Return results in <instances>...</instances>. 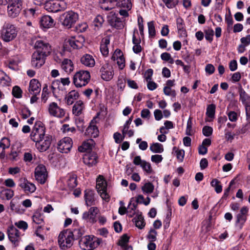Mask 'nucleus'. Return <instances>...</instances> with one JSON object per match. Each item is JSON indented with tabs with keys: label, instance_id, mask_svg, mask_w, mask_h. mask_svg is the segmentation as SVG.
Here are the masks:
<instances>
[{
	"label": "nucleus",
	"instance_id": "f257e3e1",
	"mask_svg": "<svg viewBox=\"0 0 250 250\" xmlns=\"http://www.w3.org/2000/svg\"><path fill=\"white\" fill-rule=\"evenodd\" d=\"M90 78L89 71L80 70L74 74L73 78V83L77 87L85 86L90 81Z\"/></svg>",
	"mask_w": 250,
	"mask_h": 250
},
{
	"label": "nucleus",
	"instance_id": "f03ea898",
	"mask_svg": "<svg viewBox=\"0 0 250 250\" xmlns=\"http://www.w3.org/2000/svg\"><path fill=\"white\" fill-rule=\"evenodd\" d=\"M71 230L67 229L62 231L58 236V243L61 249L70 248L73 244Z\"/></svg>",
	"mask_w": 250,
	"mask_h": 250
},
{
	"label": "nucleus",
	"instance_id": "7ed1b4c3",
	"mask_svg": "<svg viewBox=\"0 0 250 250\" xmlns=\"http://www.w3.org/2000/svg\"><path fill=\"white\" fill-rule=\"evenodd\" d=\"M18 30L16 27L10 23H5L2 29L1 38L5 42H10L16 38Z\"/></svg>",
	"mask_w": 250,
	"mask_h": 250
},
{
	"label": "nucleus",
	"instance_id": "20e7f679",
	"mask_svg": "<svg viewBox=\"0 0 250 250\" xmlns=\"http://www.w3.org/2000/svg\"><path fill=\"white\" fill-rule=\"evenodd\" d=\"M45 128L42 125L41 122H36L30 134L31 139L37 143L42 139L45 136Z\"/></svg>",
	"mask_w": 250,
	"mask_h": 250
},
{
	"label": "nucleus",
	"instance_id": "39448f33",
	"mask_svg": "<svg viewBox=\"0 0 250 250\" xmlns=\"http://www.w3.org/2000/svg\"><path fill=\"white\" fill-rule=\"evenodd\" d=\"M44 8L48 12L56 13L64 10L66 8V4L63 1L50 0L45 2Z\"/></svg>",
	"mask_w": 250,
	"mask_h": 250
},
{
	"label": "nucleus",
	"instance_id": "423d86ee",
	"mask_svg": "<svg viewBox=\"0 0 250 250\" xmlns=\"http://www.w3.org/2000/svg\"><path fill=\"white\" fill-rule=\"evenodd\" d=\"M96 188L101 197L105 201H108L109 195L106 192L107 183L104 177L99 175L96 180Z\"/></svg>",
	"mask_w": 250,
	"mask_h": 250
},
{
	"label": "nucleus",
	"instance_id": "0eeeda50",
	"mask_svg": "<svg viewBox=\"0 0 250 250\" xmlns=\"http://www.w3.org/2000/svg\"><path fill=\"white\" fill-rule=\"evenodd\" d=\"M102 240L93 236L86 235L79 241L80 244L86 248L95 249L100 244Z\"/></svg>",
	"mask_w": 250,
	"mask_h": 250
},
{
	"label": "nucleus",
	"instance_id": "6e6552de",
	"mask_svg": "<svg viewBox=\"0 0 250 250\" xmlns=\"http://www.w3.org/2000/svg\"><path fill=\"white\" fill-rule=\"evenodd\" d=\"M21 0H14L8 4L7 6L8 16L12 18H15L19 16L22 9Z\"/></svg>",
	"mask_w": 250,
	"mask_h": 250
},
{
	"label": "nucleus",
	"instance_id": "1a4fd4ad",
	"mask_svg": "<svg viewBox=\"0 0 250 250\" xmlns=\"http://www.w3.org/2000/svg\"><path fill=\"white\" fill-rule=\"evenodd\" d=\"M63 17L62 25L67 28H71L78 20V14L73 11H70L62 15Z\"/></svg>",
	"mask_w": 250,
	"mask_h": 250
},
{
	"label": "nucleus",
	"instance_id": "9d476101",
	"mask_svg": "<svg viewBox=\"0 0 250 250\" xmlns=\"http://www.w3.org/2000/svg\"><path fill=\"white\" fill-rule=\"evenodd\" d=\"M7 234L9 240L15 247L18 246L21 240L19 230L13 226H11L7 229Z\"/></svg>",
	"mask_w": 250,
	"mask_h": 250
},
{
	"label": "nucleus",
	"instance_id": "9b49d317",
	"mask_svg": "<svg viewBox=\"0 0 250 250\" xmlns=\"http://www.w3.org/2000/svg\"><path fill=\"white\" fill-rule=\"evenodd\" d=\"M35 52L48 56L51 53V46L49 44L42 40H37L35 43Z\"/></svg>",
	"mask_w": 250,
	"mask_h": 250
},
{
	"label": "nucleus",
	"instance_id": "f8f14e48",
	"mask_svg": "<svg viewBox=\"0 0 250 250\" xmlns=\"http://www.w3.org/2000/svg\"><path fill=\"white\" fill-rule=\"evenodd\" d=\"M48 110L49 114L53 117L62 118L65 115L64 110L59 107L55 102L49 104Z\"/></svg>",
	"mask_w": 250,
	"mask_h": 250
},
{
	"label": "nucleus",
	"instance_id": "ddd939ff",
	"mask_svg": "<svg viewBox=\"0 0 250 250\" xmlns=\"http://www.w3.org/2000/svg\"><path fill=\"white\" fill-rule=\"evenodd\" d=\"M73 142L69 137H64L58 144V149L62 153H68L72 147Z\"/></svg>",
	"mask_w": 250,
	"mask_h": 250
},
{
	"label": "nucleus",
	"instance_id": "4468645a",
	"mask_svg": "<svg viewBox=\"0 0 250 250\" xmlns=\"http://www.w3.org/2000/svg\"><path fill=\"white\" fill-rule=\"evenodd\" d=\"M36 179L41 184H44L47 177L46 169L42 165L37 167L35 170Z\"/></svg>",
	"mask_w": 250,
	"mask_h": 250
},
{
	"label": "nucleus",
	"instance_id": "2eb2a0df",
	"mask_svg": "<svg viewBox=\"0 0 250 250\" xmlns=\"http://www.w3.org/2000/svg\"><path fill=\"white\" fill-rule=\"evenodd\" d=\"M46 57L42 54L34 52L32 56V66L38 68L41 67L45 63Z\"/></svg>",
	"mask_w": 250,
	"mask_h": 250
},
{
	"label": "nucleus",
	"instance_id": "dca6fc26",
	"mask_svg": "<svg viewBox=\"0 0 250 250\" xmlns=\"http://www.w3.org/2000/svg\"><path fill=\"white\" fill-rule=\"evenodd\" d=\"M19 185L26 194L33 193L36 189L35 185L29 182L24 178H21L19 179Z\"/></svg>",
	"mask_w": 250,
	"mask_h": 250
},
{
	"label": "nucleus",
	"instance_id": "f3484780",
	"mask_svg": "<svg viewBox=\"0 0 250 250\" xmlns=\"http://www.w3.org/2000/svg\"><path fill=\"white\" fill-rule=\"evenodd\" d=\"M100 72L102 78L105 81H109L113 76V71L112 67L108 63L104 64L100 68Z\"/></svg>",
	"mask_w": 250,
	"mask_h": 250
},
{
	"label": "nucleus",
	"instance_id": "a211bd4d",
	"mask_svg": "<svg viewBox=\"0 0 250 250\" xmlns=\"http://www.w3.org/2000/svg\"><path fill=\"white\" fill-rule=\"evenodd\" d=\"M248 211L249 208L247 207L244 206L241 208L240 212L236 216V224H239L240 229L242 228L247 220Z\"/></svg>",
	"mask_w": 250,
	"mask_h": 250
},
{
	"label": "nucleus",
	"instance_id": "6ab92c4d",
	"mask_svg": "<svg viewBox=\"0 0 250 250\" xmlns=\"http://www.w3.org/2000/svg\"><path fill=\"white\" fill-rule=\"evenodd\" d=\"M51 141L52 136L46 135L42 139V141H40L36 143V146L40 151H45L50 147Z\"/></svg>",
	"mask_w": 250,
	"mask_h": 250
},
{
	"label": "nucleus",
	"instance_id": "aec40b11",
	"mask_svg": "<svg viewBox=\"0 0 250 250\" xmlns=\"http://www.w3.org/2000/svg\"><path fill=\"white\" fill-rule=\"evenodd\" d=\"M98 156L94 152L87 153L83 156V162L89 167H93L97 163Z\"/></svg>",
	"mask_w": 250,
	"mask_h": 250
},
{
	"label": "nucleus",
	"instance_id": "412c9836",
	"mask_svg": "<svg viewBox=\"0 0 250 250\" xmlns=\"http://www.w3.org/2000/svg\"><path fill=\"white\" fill-rule=\"evenodd\" d=\"M99 210L97 207H91L88 211L84 212L83 215V218L87 220L91 223L96 222V216L99 212Z\"/></svg>",
	"mask_w": 250,
	"mask_h": 250
},
{
	"label": "nucleus",
	"instance_id": "4be33fe9",
	"mask_svg": "<svg viewBox=\"0 0 250 250\" xmlns=\"http://www.w3.org/2000/svg\"><path fill=\"white\" fill-rule=\"evenodd\" d=\"M85 134L93 138H96L98 136L99 130L96 125L95 119H93L91 121L89 125L86 129Z\"/></svg>",
	"mask_w": 250,
	"mask_h": 250
},
{
	"label": "nucleus",
	"instance_id": "5701e85b",
	"mask_svg": "<svg viewBox=\"0 0 250 250\" xmlns=\"http://www.w3.org/2000/svg\"><path fill=\"white\" fill-rule=\"evenodd\" d=\"M84 198L87 206H92L96 204L94 191L87 189L84 191Z\"/></svg>",
	"mask_w": 250,
	"mask_h": 250
},
{
	"label": "nucleus",
	"instance_id": "b1692460",
	"mask_svg": "<svg viewBox=\"0 0 250 250\" xmlns=\"http://www.w3.org/2000/svg\"><path fill=\"white\" fill-rule=\"evenodd\" d=\"M41 85L36 79H32L30 81L29 86V92L30 94H39L41 91Z\"/></svg>",
	"mask_w": 250,
	"mask_h": 250
},
{
	"label": "nucleus",
	"instance_id": "393cba45",
	"mask_svg": "<svg viewBox=\"0 0 250 250\" xmlns=\"http://www.w3.org/2000/svg\"><path fill=\"white\" fill-rule=\"evenodd\" d=\"M81 63L87 67H92L95 64V61L92 55L89 54H84L81 58Z\"/></svg>",
	"mask_w": 250,
	"mask_h": 250
},
{
	"label": "nucleus",
	"instance_id": "a878e982",
	"mask_svg": "<svg viewBox=\"0 0 250 250\" xmlns=\"http://www.w3.org/2000/svg\"><path fill=\"white\" fill-rule=\"evenodd\" d=\"M41 25L45 28H50L54 25V20L51 17L45 15L41 18L40 20Z\"/></svg>",
	"mask_w": 250,
	"mask_h": 250
},
{
	"label": "nucleus",
	"instance_id": "bb28decb",
	"mask_svg": "<svg viewBox=\"0 0 250 250\" xmlns=\"http://www.w3.org/2000/svg\"><path fill=\"white\" fill-rule=\"evenodd\" d=\"M10 208L12 211L19 214H22L25 211V209L22 208L18 200L13 199L11 200L10 203Z\"/></svg>",
	"mask_w": 250,
	"mask_h": 250
},
{
	"label": "nucleus",
	"instance_id": "cd10ccee",
	"mask_svg": "<svg viewBox=\"0 0 250 250\" xmlns=\"http://www.w3.org/2000/svg\"><path fill=\"white\" fill-rule=\"evenodd\" d=\"M10 142L8 138L3 137L0 142V148L2 149L0 152V158L3 159L5 156V149L9 147Z\"/></svg>",
	"mask_w": 250,
	"mask_h": 250
},
{
	"label": "nucleus",
	"instance_id": "c85d7f7f",
	"mask_svg": "<svg viewBox=\"0 0 250 250\" xmlns=\"http://www.w3.org/2000/svg\"><path fill=\"white\" fill-rule=\"evenodd\" d=\"M94 144V141L92 139H88L83 142L82 145L78 147L80 152H83L92 149Z\"/></svg>",
	"mask_w": 250,
	"mask_h": 250
},
{
	"label": "nucleus",
	"instance_id": "c756f323",
	"mask_svg": "<svg viewBox=\"0 0 250 250\" xmlns=\"http://www.w3.org/2000/svg\"><path fill=\"white\" fill-rule=\"evenodd\" d=\"M84 107L83 103L82 101L79 100L77 101L73 106V114L76 116L80 115L82 113Z\"/></svg>",
	"mask_w": 250,
	"mask_h": 250
},
{
	"label": "nucleus",
	"instance_id": "7c9ffc66",
	"mask_svg": "<svg viewBox=\"0 0 250 250\" xmlns=\"http://www.w3.org/2000/svg\"><path fill=\"white\" fill-rule=\"evenodd\" d=\"M79 97L78 92L76 90H71L70 91L65 97L66 103L68 105H71L74 103V101L77 100Z\"/></svg>",
	"mask_w": 250,
	"mask_h": 250
},
{
	"label": "nucleus",
	"instance_id": "2f4dec72",
	"mask_svg": "<svg viewBox=\"0 0 250 250\" xmlns=\"http://www.w3.org/2000/svg\"><path fill=\"white\" fill-rule=\"evenodd\" d=\"M238 92L240 96V100L243 104H246L250 103V96L240 86L238 88Z\"/></svg>",
	"mask_w": 250,
	"mask_h": 250
},
{
	"label": "nucleus",
	"instance_id": "473e14b6",
	"mask_svg": "<svg viewBox=\"0 0 250 250\" xmlns=\"http://www.w3.org/2000/svg\"><path fill=\"white\" fill-rule=\"evenodd\" d=\"M62 67L66 72L70 73L73 70L74 65L70 60L65 59L62 62Z\"/></svg>",
	"mask_w": 250,
	"mask_h": 250
},
{
	"label": "nucleus",
	"instance_id": "72a5a7b5",
	"mask_svg": "<svg viewBox=\"0 0 250 250\" xmlns=\"http://www.w3.org/2000/svg\"><path fill=\"white\" fill-rule=\"evenodd\" d=\"M110 43V40L108 38L103 39L102 41L100 50L104 56H107L108 54V49L107 45Z\"/></svg>",
	"mask_w": 250,
	"mask_h": 250
},
{
	"label": "nucleus",
	"instance_id": "f704fd0d",
	"mask_svg": "<svg viewBox=\"0 0 250 250\" xmlns=\"http://www.w3.org/2000/svg\"><path fill=\"white\" fill-rule=\"evenodd\" d=\"M108 21L111 26L116 28H120L123 25V23L120 21V19L117 18L114 15H112L111 17H109Z\"/></svg>",
	"mask_w": 250,
	"mask_h": 250
},
{
	"label": "nucleus",
	"instance_id": "c9c22d12",
	"mask_svg": "<svg viewBox=\"0 0 250 250\" xmlns=\"http://www.w3.org/2000/svg\"><path fill=\"white\" fill-rule=\"evenodd\" d=\"M150 150L153 153H160L164 151L163 146L158 143H153L150 146Z\"/></svg>",
	"mask_w": 250,
	"mask_h": 250
},
{
	"label": "nucleus",
	"instance_id": "e433bc0d",
	"mask_svg": "<svg viewBox=\"0 0 250 250\" xmlns=\"http://www.w3.org/2000/svg\"><path fill=\"white\" fill-rule=\"evenodd\" d=\"M10 82V78L3 71L0 70V85H8Z\"/></svg>",
	"mask_w": 250,
	"mask_h": 250
},
{
	"label": "nucleus",
	"instance_id": "4c0bfd02",
	"mask_svg": "<svg viewBox=\"0 0 250 250\" xmlns=\"http://www.w3.org/2000/svg\"><path fill=\"white\" fill-rule=\"evenodd\" d=\"M116 6V7H122L129 10L132 7V3L130 0H121Z\"/></svg>",
	"mask_w": 250,
	"mask_h": 250
},
{
	"label": "nucleus",
	"instance_id": "58836bf2",
	"mask_svg": "<svg viewBox=\"0 0 250 250\" xmlns=\"http://www.w3.org/2000/svg\"><path fill=\"white\" fill-rule=\"evenodd\" d=\"M135 223V225L140 229H142L145 226L144 219L142 215H139L133 219Z\"/></svg>",
	"mask_w": 250,
	"mask_h": 250
},
{
	"label": "nucleus",
	"instance_id": "ea45409f",
	"mask_svg": "<svg viewBox=\"0 0 250 250\" xmlns=\"http://www.w3.org/2000/svg\"><path fill=\"white\" fill-rule=\"evenodd\" d=\"M69 45L73 49H78L82 47V44L78 40H76L74 38H72L69 39L67 42Z\"/></svg>",
	"mask_w": 250,
	"mask_h": 250
},
{
	"label": "nucleus",
	"instance_id": "a19ab883",
	"mask_svg": "<svg viewBox=\"0 0 250 250\" xmlns=\"http://www.w3.org/2000/svg\"><path fill=\"white\" fill-rule=\"evenodd\" d=\"M68 187L70 188H73L77 186V176L75 175L70 176L67 181Z\"/></svg>",
	"mask_w": 250,
	"mask_h": 250
},
{
	"label": "nucleus",
	"instance_id": "79ce46f5",
	"mask_svg": "<svg viewBox=\"0 0 250 250\" xmlns=\"http://www.w3.org/2000/svg\"><path fill=\"white\" fill-rule=\"evenodd\" d=\"M211 186L214 187L215 191L217 193H219L222 191V186L220 185V182L216 179H213L211 183Z\"/></svg>",
	"mask_w": 250,
	"mask_h": 250
},
{
	"label": "nucleus",
	"instance_id": "37998d69",
	"mask_svg": "<svg viewBox=\"0 0 250 250\" xmlns=\"http://www.w3.org/2000/svg\"><path fill=\"white\" fill-rule=\"evenodd\" d=\"M71 237L73 239V241L75 239H78L80 238L83 234V230L81 229L78 228L71 230Z\"/></svg>",
	"mask_w": 250,
	"mask_h": 250
},
{
	"label": "nucleus",
	"instance_id": "c03bdc74",
	"mask_svg": "<svg viewBox=\"0 0 250 250\" xmlns=\"http://www.w3.org/2000/svg\"><path fill=\"white\" fill-rule=\"evenodd\" d=\"M215 112V105L214 104H210L207 107L206 114L209 118H213Z\"/></svg>",
	"mask_w": 250,
	"mask_h": 250
},
{
	"label": "nucleus",
	"instance_id": "a18cd8bd",
	"mask_svg": "<svg viewBox=\"0 0 250 250\" xmlns=\"http://www.w3.org/2000/svg\"><path fill=\"white\" fill-rule=\"evenodd\" d=\"M142 189L144 192L150 193L153 191L154 186L150 182L146 183L142 187Z\"/></svg>",
	"mask_w": 250,
	"mask_h": 250
},
{
	"label": "nucleus",
	"instance_id": "49530a36",
	"mask_svg": "<svg viewBox=\"0 0 250 250\" xmlns=\"http://www.w3.org/2000/svg\"><path fill=\"white\" fill-rule=\"evenodd\" d=\"M177 27L179 33L180 34H183L185 33V30L184 29V21L181 18H178L176 20Z\"/></svg>",
	"mask_w": 250,
	"mask_h": 250
},
{
	"label": "nucleus",
	"instance_id": "de8ad7c7",
	"mask_svg": "<svg viewBox=\"0 0 250 250\" xmlns=\"http://www.w3.org/2000/svg\"><path fill=\"white\" fill-rule=\"evenodd\" d=\"M33 221L37 224H41L43 223L42 216L39 212H36L32 217Z\"/></svg>",
	"mask_w": 250,
	"mask_h": 250
},
{
	"label": "nucleus",
	"instance_id": "09e8293b",
	"mask_svg": "<svg viewBox=\"0 0 250 250\" xmlns=\"http://www.w3.org/2000/svg\"><path fill=\"white\" fill-rule=\"evenodd\" d=\"M87 27L88 25L85 22L79 23L75 27V31L78 33H82L85 32Z\"/></svg>",
	"mask_w": 250,
	"mask_h": 250
},
{
	"label": "nucleus",
	"instance_id": "8fccbe9b",
	"mask_svg": "<svg viewBox=\"0 0 250 250\" xmlns=\"http://www.w3.org/2000/svg\"><path fill=\"white\" fill-rule=\"evenodd\" d=\"M168 8H173L178 3L179 0H162Z\"/></svg>",
	"mask_w": 250,
	"mask_h": 250
},
{
	"label": "nucleus",
	"instance_id": "3c124183",
	"mask_svg": "<svg viewBox=\"0 0 250 250\" xmlns=\"http://www.w3.org/2000/svg\"><path fill=\"white\" fill-rule=\"evenodd\" d=\"M148 33L150 37H154L155 36L156 32L154 22L153 21H149L147 23Z\"/></svg>",
	"mask_w": 250,
	"mask_h": 250
},
{
	"label": "nucleus",
	"instance_id": "603ef678",
	"mask_svg": "<svg viewBox=\"0 0 250 250\" xmlns=\"http://www.w3.org/2000/svg\"><path fill=\"white\" fill-rule=\"evenodd\" d=\"M12 94L16 98H21L22 97V90L20 87L15 86L12 89Z\"/></svg>",
	"mask_w": 250,
	"mask_h": 250
},
{
	"label": "nucleus",
	"instance_id": "864d4df0",
	"mask_svg": "<svg viewBox=\"0 0 250 250\" xmlns=\"http://www.w3.org/2000/svg\"><path fill=\"white\" fill-rule=\"evenodd\" d=\"M192 118L189 117L187 122V125L186 128V134L189 136L193 135V133L192 130Z\"/></svg>",
	"mask_w": 250,
	"mask_h": 250
},
{
	"label": "nucleus",
	"instance_id": "5fc2aeb1",
	"mask_svg": "<svg viewBox=\"0 0 250 250\" xmlns=\"http://www.w3.org/2000/svg\"><path fill=\"white\" fill-rule=\"evenodd\" d=\"M141 167L147 173L150 174L152 172V169L149 163L145 161L143 162V164L141 165Z\"/></svg>",
	"mask_w": 250,
	"mask_h": 250
},
{
	"label": "nucleus",
	"instance_id": "6e6d98bb",
	"mask_svg": "<svg viewBox=\"0 0 250 250\" xmlns=\"http://www.w3.org/2000/svg\"><path fill=\"white\" fill-rule=\"evenodd\" d=\"M157 235V232L154 229H151L147 237L149 240H150V242H154L156 240Z\"/></svg>",
	"mask_w": 250,
	"mask_h": 250
},
{
	"label": "nucleus",
	"instance_id": "4d7b16f0",
	"mask_svg": "<svg viewBox=\"0 0 250 250\" xmlns=\"http://www.w3.org/2000/svg\"><path fill=\"white\" fill-rule=\"evenodd\" d=\"M213 35L214 31L211 28H208L205 31V38L207 41L210 42L212 41Z\"/></svg>",
	"mask_w": 250,
	"mask_h": 250
},
{
	"label": "nucleus",
	"instance_id": "13d9d810",
	"mask_svg": "<svg viewBox=\"0 0 250 250\" xmlns=\"http://www.w3.org/2000/svg\"><path fill=\"white\" fill-rule=\"evenodd\" d=\"M104 21L103 17L101 15H98L94 19L93 23L95 26H101Z\"/></svg>",
	"mask_w": 250,
	"mask_h": 250
},
{
	"label": "nucleus",
	"instance_id": "bf43d9fd",
	"mask_svg": "<svg viewBox=\"0 0 250 250\" xmlns=\"http://www.w3.org/2000/svg\"><path fill=\"white\" fill-rule=\"evenodd\" d=\"M203 134L206 137H209L212 134L213 129L211 127L209 126H205L203 128Z\"/></svg>",
	"mask_w": 250,
	"mask_h": 250
},
{
	"label": "nucleus",
	"instance_id": "052dcab7",
	"mask_svg": "<svg viewBox=\"0 0 250 250\" xmlns=\"http://www.w3.org/2000/svg\"><path fill=\"white\" fill-rule=\"evenodd\" d=\"M61 82L60 80H57L53 81L52 83L51 88L52 92L54 93L57 89H60Z\"/></svg>",
	"mask_w": 250,
	"mask_h": 250
},
{
	"label": "nucleus",
	"instance_id": "680f3d73",
	"mask_svg": "<svg viewBox=\"0 0 250 250\" xmlns=\"http://www.w3.org/2000/svg\"><path fill=\"white\" fill-rule=\"evenodd\" d=\"M49 94L48 89L47 85L43 87L42 95V100L44 103H45L48 99Z\"/></svg>",
	"mask_w": 250,
	"mask_h": 250
},
{
	"label": "nucleus",
	"instance_id": "e2e57ef3",
	"mask_svg": "<svg viewBox=\"0 0 250 250\" xmlns=\"http://www.w3.org/2000/svg\"><path fill=\"white\" fill-rule=\"evenodd\" d=\"M163 91L164 93L166 95L173 96H175L176 95L175 91L171 89V88L169 86H165Z\"/></svg>",
	"mask_w": 250,
	"mask_h": 250
},
{
	"label": "nucleus",
	"instance_id": "0e129e2a",
	"mask_svg": "<svg viewBox=\"0 0 250 250\" xmlns=\"http://www.w3.org/2000/svg\"><path fill=\"white\" fill-rule=\"evenodd\" d=\"M229 119L231 122H236L238 119L237 114L234 111H229L227 113Z\"/></svg>",
	"mask_w": 250,
	"mask_h": 250
},
{
	"label": "nucleus",
	"instance_id": "69168bd1",
	"mask_svg": "<svg viewBox=\"0 0 250 250\" xmlns=\"http://www.w3.org/2000/svg\"><path fill=\"white\" fill-rule=\"evenodd\" d=\"M21 114L22 118L25 119L31 115V111L28 108H24L21 111Z\"/></svg>",
	"mask_w": 250,
	"mask_h": 250
},
{
	"label": "nucleus",
	"instance_id": "338daca9",
	"mask_svg": "<svg viewBox=\"0 0 250 250\" xmlns=\"http://www.w3.org/2000/svg\"><path fill=\"white\" fill-rule=\"evenodd\" d=\"M153 71L152 69L150 68L147 69L145 73L144 77L146 81L151 80V78L153 75Z\"/></svg>",
	"mask_w": 250,
	"mask_h": 250
},
{
	"label": "nucleus",
	"instance_id": "774afa93",
	"mask_svg": "<svg viewBox=\"0 0 250 250\" xmlns=\"http://www.w3.org/2000/svg\"><path fill=\"white\" fill-rule=\"evenodd\" d=\"M215 71V67L211 64H208L205 67V71L209 75L212 74Z\"/></svg>",
	"mask_w": 250,
	"mask_h": 250
}]
</instances>
